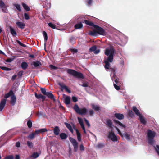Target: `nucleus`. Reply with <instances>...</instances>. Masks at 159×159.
I'll use <instances>...</instances> for the list:
<instances>
[{"label": "nucleus", "mask_w": 159, "mask_h": 159, "mask_svg": "<svg viewBox=\"0 0 159 159\" xmlns=\"http://www.w3.org/2000/svg\"><path fill=\"white\" fill-rule=\"evenodd\" d=\"M105 54L108 56L107 59L109 60L111 62H112L113 59V57L116 51L113 46L108 45L107 47L104 51Z\"/></svg>", "instance_id": "obj_1"}, {"label": "nucleus", "mask_w": 159, "mask_h": 159, "mask_svg": "<svg viewBox=\"0 0 159 159\" xmlns=\"http://www.w3.org/2000/svg\"><path fill=\"white\" fill-rule=\"evenodd\" d=\"M156 134V133L154 131L148 130L147 131V136L148 140V143L153 145L154 144V138Z\"/></svg>", "instance_id": "obj_2"}, {"label": "nucleus", "mask_w": 159, "mask_h": 159, "mask_svg": "<svg viewBox=\"0 0 159 159\" xmlns=\"http://www.w3.org/2000/svg\"><path fill=\"white\" fill-rule=\"evenodd\" d=\"M73 109L77 113L81 115H85L87 112L86 108L84 107L80 109L77 104L75 105Z\"/></svg>", "instance_id": "obj_3"}, {"label": "nucleus", "mask_w": 159, "mask_h": 159, "mask_svg": "<svg viewBox=\"0 0 159 159\" xmlns=\"http://www.w3.org/2000/svg\"><path fill=\"white\" fill-rule=\"evenodd\" d=\"M94 28L96 30L97 33L99 34L105 35L106 34V32L104 30L97 25H94Z\"/></svg>", "instance_id": "obj_4"}, {"label": "nucleus", "mask_w": 159, "mask_h": 159, "mask_svg": "<svg viewBox=\"0 0 159 159\" xmlns=\"http://www.w3.org/2000/svg\"><path fill=\"white\" fill-rule=\"evenodd\" d=\"M115 129L117 130L118 133L121 137L124 136L125 138L127 140H129L130 139V134L125 132L124 134H122L119 129L117 127H115Z\"/></svg>", "instance_id": "obj_5"}, {"label": "nucleus", "mask_w": 159, "mask_h": 159, "mask_svg": "<svg viewBox=\"0 0 159 159\" xmlns=\"http://www.w3.org/2000/svg\"><path fill=\"white\" fill-rule=\"evenodd\" d=\"M7 7L4 2L2 0H0V9H1L4 13H7L8 12Z\"/></svg>", "instance_id": "obj_6"}, {"label": "nucleus", "mask_w": 159, "mask_h": 159, "mask_svg": "<svg viewBox=\"0 0 159 159\" xmlns=\"http://www.w3.org/2000/svg\"><path fill=\"white\" fill-rule=\"evenodd\" d=\"M108 137L113 142H117L118 141V138L113 132H109Z\"/></svg>", "instance_id": "obj_7"}, {"label": "nucleus", "mask_w": 159, "mask_h": 159, "mask_svg": "<svg viewBox=\"0 0 159 159\" xmlns=\"http://www.w3.org/2000/svg\"><path fill=\"white\" fill-rule=\"evenodd\" d=\"M58 84L61 88V90L62 91H63V89H65L66 91L68 93H71V91L68 89L67 87L63 83L59 82L58 83Z\"/></svg>", "instance_id": "obj_8"}, {"label": "nucleus", "mask_w": 159, "mask_h": 159, "mask_svg": "<svg viewBox=\"0 0 159 159\" xmlns=\"http://www.w3.org/2000/svg\"><path fill=\"white\" fill-rule=\"evenodd\" d=\"M69 140L74 146V148H77L78 147V143L76 140L70 137L69 138Z\"/></svg>", "instance_id": "obj_9"}, {"label": "nucleus", "mask_w": 159, "mask_h": 159, "mask_svg": "<svg viewBox=\"0 0 159 159\" xmlns=\"http://www.w3.org/2000/svg\"><path fill=\"white\" fill-rule=\"evenodd\" d=\"M104 62L105 63V68L106 69H111L110 67V64L109 63V62H111L110 61L107 59V57H105Z\"/></svg>", "instance_id": "obj_10"}, {"label": "nucleus", "mask_w": 159, "mask_h": 159, "mask_svg": "<svg viewBox=\"0 0 159 159\" xmlns=\"http://www.w3.org/2000/svg\"><path fill=\"white\" fill-rule=\"evenodd\" d=\"M63 96L64 98V102L66 105H69L70 102V97L68 96L63 94Z\"/></svg>", "instance_id": "obj_11"}, {"label": "nucleus", "mask_w": 159, "mask_h": 159, "mask_svg": "<svg viewBox=\"0 0 159 159\" xmlns=\"http://www.w3.org/2000/svg\"><path fill=\"white\" fill-rule=\"evenodd\" d=\"M73 128L74 130L76 131V135L77 138V139L79 141H81V135L80 132L79 131L76 129L75 126L73 125Z\"/></svg>", "instance_id": "obj_12"}, {"label": "nucleus", "mask_w": 159, "mask_h": 159, "mask_svg": "<svg viewBox=\"0 0 159 159\" xmlns=\"http://www.w3.org/2000/svg\"><path fill=\"white\" fill-rule=\"evenodd\" d=\"M6 99L1 100L0 104V111H2L3 109L6 104Z\"/></svg>", "instance_id": "obj_13"}, {"label": "nucleus", "mask_w": 159, "mask_h": 159, "mask_svg": "<svg viewBox=\"0 0 159 159\" xmlns=\"http://www.w3.org/2000/svg\"><path fill=\"white\" fill-rule=\"evenodd\" d=\"M16 24L19 28L21 29H24L25 26V24L22 22H17Z\"/></svg>", "instance_id": "obj_14"}, {"label": "nucleus", "mask_w": 159, "mask_h": 159, "mask_svg": "<svg viewBox=\"0 0 159 159\" xmlns=\"http://www.w3.org/2000/svg\"><path fill=\"white\" fill-rule=\"evenodd\" d=\"M16 102V98L15 95H13L11 97L10 103L11 105H15Z\"/></svg>", "instance_id": "obj_15"}, {"label": "nucleus", "mask_w": 159, "mask_h": 159, "mask_svg": "<svg viewBox=\"0 0 159 159\" xmlns=\"http://www.w3.org/2000/svg\"><path fill=\"white\" fill-rule=\"evenodd\" d=\"M54 133L56 135H58L60 133V130L59 127L57 126H56L54 129Z\"/></svg>", "instance_id": "obj_16"}, {"label": "nucleus", "mask_w": 159, "mask_h": 159, "mask_svg": "<svg viewBox=\"0 0 159 159\" xmlns=\"http://www.w3.org/2000/svg\"><path fill=\"white\" fill-rule=\"evenodd\" d=\"M74 77H76L78 79L84 78V76L82 74L77 71L76 72Z\"/></svg>", "instance_id": "obj_17"}, {"label": "nucleus", "mask_w": 159, "mask_h": 159, "mask_svg": "<svg viewBox=\"0 0 159 159\" xmlns=\"http://www.w3.org/2000/svg\"><path fill=\"white\" fill-rule=\"evenodd\" d=\"M115 116L119 120H122L124 118V116L123 115L120 113H115Z\"/></svg>", "instance_id": "obj_18"}, {"label": "nucleus", "mask_w": 159, "mask_h": 159, "mask_svg": "<svg viewBox=\"0 0 159 159\" xmlns=\"http://www.w3.org/2000/svg\"><path fill=\"white\" fill-rule=\"evenodd\" d=\"M65 124L68 129L71 132L72 134H73L74 132L73 130L72 126L70 125L69 124L66 122L65 123Z\"/></svg>", "instance_id": "obj_19"}, {"label": "nucleus", "mask_w": 159, "mask_h": 159, "mask_svg": "<svg viewBox=\"0 0 159 159\" xmlns=\"http://www.w3.org/2000/svg\"><path fill=\"white\" fill-rule=\"evenodd\" d=\"M139 120L141 123L143 124H145L146 123V120L144 116L141 114L140 116H139Z\"/></svg>", "instance_id": "obj_20"}, {"label": "nucleus", "mask_w": 159, "mask_h": 159, "mask_svg": "<svg viewBox=\"0 0 159 159\" xmlns=\"http://www.w3.org/2000/svg\"><path fill=\"white\" fill-rule=\"evenodd\" d=\"M92 108L96 111H98L100 110V107L98 105H95L94 104H91Z\"/></svg>", "instance_id": "obj_21"}, {"label": "nucleus", "mask_w": 159, "mask_h": 159, "mask_svg": "<svg viewBox=\"0 0 159 159\" xmlns=\"http://www.w3.org/2000/svg\"><path fill=\"white\" fill-rule=\"evenodd\" d=\"M45 95H46L48 97L51 99L55 100L54 96L51 92H47Z\"/></svg>", "instance_id": "obj_22"}, {"label": "nucleus", "mask_w": 159, "mask_h": 159, "mask_svg": "<svg viewBox=\"0 0 159 159\" xmlns=\"http://www.w3.org/2000/svg\"><path fill=\"white\" fill-rule=\"evenodd\" d=\"M133 110L134 111L135 113V114L138 116H140V115H141V114L139 112V110L136 108V107L133 106Z\"/></svg>", "instance_id": "obj_23"}, {"label": "nucleus", "mask_w": 159, "mask_h": 159, "mask_svg": "<svg viewBox=\"0 0 159 159\" xmlns=\"http://www.w3.org/2000/svg\"><path fill=\"white\" fill-rule=\"evenodd\" d=\"M76 71L72 69H68L67 70V73L70 75H71L74 76Z\"/></svg>", "instance_id": "obj_24"}, {"label": "nucleus", "mask_w": 159, "mask_h": 159, "mask_svg": "<svg viewBox=\"0 0 159 159\" xmlns=\"http://www.w3.org/2000/svg\"><path fill=\"white\" fill-rule=\"evenodd\" d=\"M9 28L11 34L12 35H16L17 34L15 30L11 26H10Z\"/></svg>", "instance_id": "obj_25"}, {"label": "nucleus", "mask_w": 159, "mask_h": 159, "mask_svg": "<svg viewBox=\"0 0 159 159\" xmlns=\"http://www.w3.org/2000/svg\"><path fill=\"white\" fill-rule=\"evenodd\" d=\"M111 72L110 74L111 76V79L113 80V78H115L116 75L115 74L116 73V70H115L112 69L111 70Z\"/></svg>", "instance_id": "obj_26"}, {"label": "nucleus", "mask_w": 159, "mask_h": 159, "mask_svg": "<svg viewBox=\"0 0 159 159\" xmlns=\"http://www.w3.org/2000/svg\"><path fill=\"white\" fill-rule=\"evenodd\" d=\"M33 64L35 67L39 66L42 65L41 63L39 61L33 62Z\"/></svg>", "instance_id": "obj_27"}, {"label": "nucleus", "mask_w": 159, "mask_h": 159, "mask_svg": "<svg viewBox=\"0 0 159 159\" xmlns=\"http://www.w3.org/2000/svg\"><path fill=\"white\" fill-rule=\"evenodd\" d=\"M114 121L115 123L116 124V125L118 124L123 128H125V125L122 124V123H120L119 121H118L117 120H114Z\"/></svg>", "instance_id": "obj_28"}, {"label": "nucleus", "mask_w": 159, "mask_h": 159, "mask_svg": "<svg viewBox=\"0 0 159 159\" xmlns=\"http://www.w3.org/2000/svg\"><path fill=\"white\" fill-rule=\"evenodd\" d=\"M43 34L44 37V45H45L46 42H47L48 39V37L47 34L46 32L45 31H43Z\"/></svg>", "instance_id": "obj_29"}, {"label": "nucleus", "mask_w": 159, "mask_h": 159, "mask_svg": "<svg viewBox=\"0 0 159 159\" xmlns=\"http://www.w3.org/2000/svg\"><path fill=\"white\" fill-rule=\"evenodd\" d=\"M21 66L23 69L25 70L27 68L28 65L26 62H24L21 63Z\"/></svg>", "instance_id": "obj_30"}, {"label": "nucleus", "mask_w": 159, "mask_h": 159, "mask_svg": "<svg viewBox=\"0 0 159 159\" xmlns=\"http://www.w3.org/2000/svg\"><path fill=\"white\" fill-rule=\"evenodd\" d=\"M78 119L79 121V123H80L81 127H83V126H84L83 120L82 118H80L79 117H78Z\"/></svg>", "instance_id": "obj_31"}, {"label": "nucleus", "mask_w": 159, "mask_h": 159, "mask_svg": "<svg viewBox=\"0 0 159 159\" xmlns=\"http://www.w3.org/2000/svg\"><path fill=\"white\" fill-rule=\"evenodd\" d=\"M60 137L62 139H66L67 138V135L65 133H61L60 134Z\"/></svg>", "instance_id": "obj_32"}, {"label": "nucleus", "mask_w": 159, "mask_h": 159, "mask_svg": "<svg viewBox=\"0 0 159 159\" xmlns=\"http://www.w3.org/2000/svg\"><path fill=\"white\" fill-rule=\"evenodd\" d=\"M82 24L81 23H80L76 24L75 26V28L76 29H80L82 28Z\"/></svg>", "instance_id": "obj_33"}, {"label": "nucleus", "mask_w": 159, "mask_h": 159, "mask_svg": "<svg viewBox=\"0 0 159 159\" xmlns=\"http://www.w3.org/2000/svg\"><path fill=\"white\" fill-rule=\"evenodd\" d=\"M106 124L110 127H112L113 126L112 124V121L109 120L107 121Z\"/></svg>", "instance_id": "obj_34"}, {"label": "nucleus", "mask_w": 159, "mask_h": 159, "mask_svg": "<svg viewBox=\"0 0 159 159\" xmlns=\"http://www.w3.org/2000/svg\"><path fill=\"white\" fill-rule=\"evenodd\" d=\"M22 6H23V8L24 9L26 10V11H29L30 10V8L25 3H22Z\"/></svg>", "instance_id": "obj_35"}, {"label": "nucleus", "mask_w": 159, "mask_h": 159, "mask_svg": "<svg viewBox=\"0 0 159 159\" xmlns=\"http://www.w3.org/2000/svg\"><path fill=\"white\" fill-rule=\"evenodd\" d=\"M39 154H40L39 153L37 152H34L31 155L33 158L35 159L38 157L39 156Z\"/></svg>", "instance_id": "obj_36"}, {"label": "nucleus", "mask_w": 159, "mask_h": 159, "mask_svg": "<svg viewBox=\"0 0 159 159\" xmlns=\"http://www.w3.org/2000/svg\"><path fill=\"white\" fill-rule=\"evenodd\" d=\"M84 22L86 24L89 25L90 26H93L94 27V25L93 23L90 22V21L87 20H85Z\"/></svg>", "instance_id": "obj_37"}, {"label": "nucleus", "mask_w": 159, "mask_h": 159, "mask_svg": "<svg viewBox=\"0 0 159 159\" xmlns=\"http://www.w3.org/2000/svg\"><path fill=\"white\" fill-rule=\"evenodd\" d=\"M104 146V144L101 143H98L97 145V147L98 148H103Z\"/></svg>", "instance_id": "obj_38"}, {"label": "nucleus", "mask_w": 159, "mask_h": 159, "mask_svg": "<svg viewBox=\"0 0 159 159\" xmlns=\"http://www.w3.org/2000/svg\"><path fill=\"white\" fill-rule=\"evenodd\" d=\"M14 6L19 11H21V7L20 5L15 4H14Z\"/></svg>", "instance_id": "obj_39"}, {"label": "nucleus", "mask_w": 159, "mask_h": 159, "mask_svg": "<svg viewBox=\"0 0 159 159\" xmlns=\"http://www.w3.org/2000/svg\"><path fill=\"white\" fill-rule=\"evenodd\" d=\"M84 16L83 15H79L78 16V19H79V21H80V20H84V19L85 18V16Z\"/></svg>", "instance_id": "obj_40"}, {"label": "nucleus", "mask_w": 159, "mask_h": 159, "mask_svg": "<svg viewBox=\"0 0 159 159\" xmlns=\"http://www.w3.org/2000/svg\"><path fill=\"white\" fill-rule=\"evenodd\" d=\"M0 68L2 70L7 71L11 70V68H8L5 66H1L0 67Z\"/></svg>", "instance_id": "obj_41"}, {"label": "nucleus", "mask_w": 159, "mask_h": 159, "mask_svg": "<svg viewBox=\"0 0 159 159\" xmlns=\"http://www.w3.org/2000/svg\"><path fill=\"white\" fill-rule=\"evenodd\" d=\"M129 116L131 117H134V115L133 111L131 110H129L128 111Z\"/></svg>", "instance_id": "obj_42"}, {"label": "nucleus", "mask_w": 159, "mask_h": 159, "mask_svg": "<svg viewBox=\"0 0 159 159\" xmlns=\"http://www.w3.org/2000/svg\"><path fill=\"white\" fill-rule=\"evenodd\" d=\"M89 34L93 36H96L97 34V33L94 31H91L89 33Z\"/></svg>", "instance_id": "obj_43"}, {"label": "nucleus", "mask_w": 159, "mask_h": 159, "mask_svg": "<svg viewBox=\"0 0 159 159\" xmlns=\"http://www.w3.org/2000/svg\"><path fill=\"white\" fill-rule=\"evenodd\" d=\"M27 144L28 146H29V148H32L33 147V143L31 142L28 141L27 142Z\"/></svg>", "instance_id": "obj_44"}, {"label": "nucleus", "mask_w": 159, "mask_h": 159, "mask_svg": "<svg viewBox=\"0 0 159 159\" xmlns=\"http://www.w3.org/2000/svg\"><path fill=\"white\" fill-rule=\"evenodd\" d=\"M48 26L52 29L56 28V25L52 23H49L48 24Z\"/></svg>", "instance_id": "obj_45"}, {"label": "nucleus", "mask_w": 159, "mask_h": 159, "mask_svg": "<svg viewBox=\"0 0 159 159\" xmlns=\"http://www.w3.org/2000/svg\"><path fill=\"white\" fill-rule=\"evenodd\" d=\"M42 93L44 95H45L47 92H46V89L44 88H40Z\"/></svg>", "instance_id": "obj_46"}, {"label": "nucleus", "mask_w": 159, "mask_h": 159, "mask_svg": "<svg viewBox=\"0 0 159 159\" xmlns=\"http://www.w3.org/2000/svg\"><path fill=\"white\" fill-rule=\"evenodd\" d=\"M27 125L29 128H31L32 126V122L30 120H29L27 122Z\"/></svg>", "instance_id": "obj_47"}, {"label": "nucleus", "mask_w": 159, "mask_h": 159, "mask_svg": "<svg viewBox=\"0 0 159 159\" xmlns=\"http://www.w3.org/2000/svg\"><path fill=\"white\" fill-rule=\"evenodd\" d=\"M97 49L96 46H93L90 49V50L91 52H94Z\"/></svg>", "instance_id": "obj_48"}, {"label": "nucleus", "mask_w": 159, "mask_h": 159, "mask_svg": "<svg viewBox=\"0 0 159 159\" xmlns=\"http://www.w3.org/2000/svg\"><path fill=\"white\" fill-rule=\"evenodd\" d=\"M35 97L38 99H40L41 98V96L42 94H37L36 93H35Z\"/></svg>", "instance_id": "obj_49"}, {"label": "nucleus", "mask_w": 159, "mask_h": 159, "mask_svg": "<svg viewBox=\"0 0 159 159\" xmlns=\"http://www.w3.org/2000/svg\"><path fill=\"white\" fill-rule=\"evenodd\" d=\"M17 43L20 46H21L23 47H26V45L22 43L19 40H17Z\"/></svg>", "instance_id": "obj_50"}, {"label": "nucleus", "mask_w": 159, "mask_h": 159, "mask_svg": "<svg viewBox=\"0 0 159 159\" xmlns=\"http://www.w3.org/2000/svg\"><path fill=\"white\" fill-rule=\"evenodd\" d=\"M34 137V134L32 133V134H30L28 136V138L31 139H32Z\"/></svg>", "instance_id": "obj_51"}, {"label": "nucleus", "mask_w": 159, "mask_h": 159, "mask_svg": "<svg viewBox=\"0 0 159 159\" xmlns=\"http://www.w3.org/2000/svg\"><path fill=\"white\" fill-rule=\"evenodd\" d=\"M14 157L12 155L8 156L5 157V159H13Z\"/></svg>", "instance_id": "obj_52"}, {"label": "nucleus", "mask_w": 159, "mask_h": 159, "mask_svg": "<svg viewBox=\"0 0 159 159\" xmlns=\"http://www.w3.org/2000/svg\"><path fill=\"white\" fill-rule=\"evenodd\" d=\"M40 133H42L47 131V130L45 128L41 129L39 130Z\"/></svg>", "instance_id": "obj_53"}, {"label": "nucleus", "mask_w": 159, "mask_h": 159, "mask_svg": "<svg viewBox=\"0 0 159 159\" xmlns=\"http://www.w3.org/2000/svg\"><path fill=\"white\" fill-rule=\"evenodd\" d=\"M114 86L115 89L117 90H119L120 89L119 86H117L116 84H114Z\"/></svg>", "instance_id": "obj_54"}, {"label": "nucleus", "mask_w": 159, "mask_h": 159, "mask_svg": "<svg viewBox=\"0 0 159 159\" xmlns=\"http://www.w3.org/2000/svg\"><path fill=\"white\" fill-rule=\"evenodd\" d=\"M24 16L25 19L27 20L29 19L30 18L29 15L26 13H25L24 14Z\"/></svg>", "instance_id": "obj_55"}, {"label": "nucleus", "mask_w": 159, "mask_h": 159, "mask_svg": "<svg viewBox=\"0 0 159 159\" xmlns=\"http://www.w3.org/2000/svg\"><path fill=\"white\" fill-rule=\"evenodd\" d=\"M71 51L73 53H76L78 52V50L76 49H71Z\"/></svg>", "instance_id": "obj_56"}, {"label": "nucleus", "mask_w": 159, "mask_h": 159, "mask_svg": "<svg viewBox=\"0 0 159 159\" xmlns=\"http://www.w3.org/2000/svg\"><path fill=\"white\" fill-rule=\"evenodd\" d=\"M84 120H85L87 125L88 126V127H89L90 126V124L89 123L88 121L85 118H84Z\"/></svg>", "instance_id": "obj_57"}, {"label": "nucleus", "mask_w": 159, "mask_h": 159, "mask_svg": "<svg viewBox=\"0 0 159 159\" xmlns=\"http://www.w3.org/2000/svg\"><path fill=\"white\" fill-rule=\"evenodd\" d=\"M72 100L73 101L75 102H76L78 101L77 97L75 96H73L72 97Z\"/></svg>", "instance_id": "obj_58"}, {"label": "nucleus", "mask_w": 159, "mask_h": 159, "mask_svg": "<svg viewBox=\"0 0 159 159\" xmlns=\"http://www.w3.org/2000/svg\"><path fill=\"white\" fill-rule=\"evenodd\" d=\"M50 67L51 69H56L57 68V67L54 66L53 65H51L49 66Z\"/></svg>", "instance_id": "obj_59"}, {"label": "nucleus", "mask_w": 159, "mask_h": 159, "mask_svg": "<svg viewBox=\"0 0 159 159\" xmlns=\"http://www.w3.org/2000/svg\"><path fill=\"white\" fill-rule=\"evenodd\" d=\"M10 96V94L9 93L7 94H6L5 95L4 97L6 98H9Z\"/></svg>", "instance_id": "obj_60"}, {"label": "nucleus", "mask_w": 159, "mask_h": 159, "mask_svg": "<svg viewBox=\"0 0 159 159\" xmlns=\"http://www.w3.org/2000/svg\"><path fill=\"white\" fill-rule=\"evenodd\" d=\"M89 113L90 115L92 116L94 113V112L93 110H90L89 111Z\"/></svg>", "instance_id": "obj_61"}, {"label": "nucleus", "mask_w": 159, "mask_h": 159, "mask_svg": "<svg viewBox=\"0 0 159 159\" xmlns=\"http://www.w3.org/2000/svg\"><path fill=\"white\" fill-rule=\"evenodd\" d=\"M100 50L99 49H97L94 52V53L95 54H97L100 52Z\"/></svg>", "instance_id": "obj_62"}, {"label": "nucleus", "mask_w": 159, "mask_h": 159, "mask_svg": "<svg viewBox=\"0 0 159 159\" xmlns=\"http://www.w3.org/2000/svg\"><path fill=\"white\" fill-rule=\"evenodd\" d=\"M81 86L83 87H86L88 86V83H83V84L81 85Z\"/></svg>", "instance_id": "obj_63"}, {"label": "nucleus", "mask_w": 159, "mask_h": 159, "mask_svg": "<svg viewBox=\"0 0 159 159\" xmlns=\"http://www.w3.org/2000/svg\"><path fill=\"white\" fill-rule=\"evenodd\" d=\"M20 145V143L19 142H17L16 144V146L17 147H19Z\"/></svg>", "instance_id": "obj_64"}]
</instances>
